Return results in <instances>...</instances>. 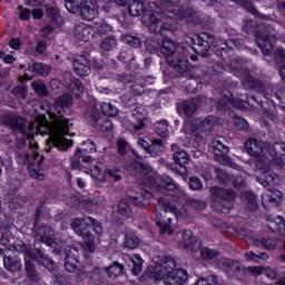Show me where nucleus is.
Returning a JSON list of instances; mask_svg holds the SVG:
<instances>
[{
    "label": "nucleus",
    "mask_w": 285,
    "mask_h": 285,
    "mask_svg": "<svg viewBox=\"0 0 285 285\" xmlns=\"http://www.w3.org/2000/svg\"><path fill=\"white\" fill-rule=\"evenodd\" d=\"M70 106H72V96L65 94L58 97L48 111L51 122L45 115L30 122L18 114H4L0 117V121L10 128L11 132H19L28 139L30 151H20L17 161L22 166H28L30 177L33 179L40 181L46 179V165H43V156L37 153L39 145L35 140V134L49 135L50 141L47 145V153H51L52 148L58 150L72 148V140L66 138V135H70L72 124L70 119L63 116L66 108H70Z\"/></svg>",
    "instance_id": "nucleus-1"
},
{
    "label": "nucleus",
    "mask_w": 285,
    "mask_h": 285,
    "mask_svg": "<svg viewBox=\"0 0 285 285\" xmlns=\"http://www.w3.org/2000/svg\"><path fill=\"white\" fill-rule=\"evenodd\" d=\"M212 46H216L217 48L215 50L216 57H219V59L225 61V63L222 62L220 65H215L213 67L214 72L222 75V72L226 70V66H229V70H235L236 75H239L246 90L259 86V81H257L250 72L244 71L239 73L240 70H244V60L242 58L233 59V57H235V48H242V42L239 40L232 39L219 43V40L215 39V36L203 32L196 37L194 50L197 55L206 57Z\"/></svg>",
    "instance_id": "nucleus-2"
},
{
    "label": "nucleus",
    "mask_w": 285,
    "mask_h": 285,
    "mask_svg": "<svg viewBox=\"0 0 285 285\" xmlns=\"http://www.w3.org/2000/svg\"><path fill=\"white\" fill-rule=\"evenodd\" d=\"M150 10H146L144 0H135L129 4V14L131 17L142 16V23L147 26L151 32H164L170 30L173 26L166 19H177L178 21H193L195 19V10L188 6L177 9V4L170 0H160L149 3Z\"/></svg>",
    "instance_id": "nucleus-3"
},
{
    "label": "nucleus",
    "mask_w": 285,
    "mask_h": 285,
    "mask_svg": "<svg viewBox=\"0 0 285 285\" xmlns=\"http://www.w3.org/2000/svg\"><path fill=\"white\" fill-rule=\"evenodd\" d=\"M245 150L248 155L257 159L256 166L261 170H268L273 161L285 166V142H276L271 146L267 142L252 138L245 141Z\"/></svg>",
    "instance_id": "nucleus-4"
},
{
    "label": "nucleus",
    "mask_w": 285,
    "mask_h": 285,
    "mask_svg": "<svg viewBox=\"0 0 285 285\" xmlns=\"http://www.w3.org/2000/svg\"><path fill=\"white\" fill-rule=\"evenodd\" d=\"M156 51H158L165 61L174 68L176 72L184 75L190 70V62L186 56V48L179 46L170 38H164L156 43Z\"/></svg>",
    "instance_id": "nucleus-5"
},
{
    "label": "nucleus",
    "mask_w": 285,
    "mask_h": 285,
    "mask_svg": "<svg viewBox=\"0 0 285 285\" xmlns=\"http://www.w3.org/2000/svg\"><path fill=\"white\" fill-rule=\"evenodd\" d=\"M177 268V262L173 257H166L160 264H156L150 271L151 279L164 282L165 285H184L188 282V272Z\"/></svg>",
    "instance_id": "nucleus-6"
},
{
    "label": "nucleus",
    "mask_w": 285,
    "mask_h": 285,
    "mask_svg": "<svg viewBox=\"0 0 285 285\" xmlns=\"http://www.w3.org/2000/svg\"><path fill=\"white\" fill-rule=\"evenodd\" d=\"M129 170L136 179L142 181L144 184H150L151 186H158V188H164L165 190H177L179 185L175 183V179L163 176H157V173L153 170L150 166L144 163H134Z\"/></svg>",
    "instance_id": "nucleus-7"
},
{
    "label": "nucleus",
    "mask_w": 285,
    "mask_h": 285,
    "mask_svg": "<svg viewBox=\"0 0 285 285\" xmlns=\"http://www.w3.org/2000/svg\"><path fill=\"white\" fill-rule=\"evenodd\" d=\"M9 250H12L13 253H23L24 255V268L27 271V275L31 282H36L37 279V269H35V264L32 262H38V264H41V266H45V268H50L55 262L43 253L41 247L37 248V253L33 254L32 249L28 247L26 244H17L9 246Z\"/></svg>",
    "instance_id": "nucleus-8"
},
{
    "label": "nucleus",
    "mask_w": 285,
    "mask_h": 285,
    "mask_svg": "<svg viewBox=\"0 0 285 285\" xmlns=\"http://www.w3.org/2000/svg\"><path fill=\"white\" fill-rule=\"evenodd\" d=\"M175 215L176 219H188V212L184 208L178 209L173 206L165 198H158V205L155 208L156 215V225L160 228L161 235H173V228L170 227V223L173 222V217L166 215Z\"/></svg>",
    "instance_id": "nucleus-9"
},
{
    "label": "nucleus",
    "mask_w": 285,
    "mask_h": 285,
    "mask_svg": "<svg viewBox=\"0 0 285 285\" xmlns=\"http://www.w3.org/2000/svg\"><path fill=\"white\" fill-rule=\"evenodd\" d=\"M212 208L216 213L228 214L233 210V199H235L236 194L233 189H224L222 187H212Z\"/></svg>",
    "instance_id": "nucleus-10"
},
{
    "label": "nucleus",
    "mask_w": 285,
    "mask_h": 285,
    "mask_svg": "<svg viewBox=\"0 0 285 285\" xmlns=\"http://www.w3.org/2000/svg\"><path fill=\"white\" fill-rule=\"evenodd\" d=\"M72 170H83V173H91L94 179L104 181V173L99 170V167L95 166L92 169V156L83 155L81 150L77 149L75 155L70 159Z\"/></svg>",
    "instance_id": "nucleus-11"
},
{
    "label": "nucleus",
    "mask_w": 285,
    "mask_h": 285,
    "mask_svg": "<svg viewBox=\"0 0 285 285\" xmlns=\"http://www.w3.org/2000/svg\"><path fill=\"white\" fill-rule=\"evenodd\" d=\"M276 37L277 31L271 24L263 23V27H259L256 31V43L264 57H271L273 55V43Z\"/></svg>",
    "instance_id": "nucleus-12"
},
{
    "label": "nucleus",
    "mask_w": 285,
    "mask_h": 285,
    "mask_svg": "<svg viewBox=\"0 0 285 285\" xmlns=\"http://www.w3.org/2000/svg\"><path fill=\"white\" fill-rule=\"evenodd\" d=\"M90 222L92 217L83 216L71 220V228L76 235L85 239L89 250H95V235L90 233Z\"/></svg>",
    "instance_id": "nucleus-13"
},
{
    "label": "nucleus",
    "mask_w": 285,
    "mask_h": 285,
    "mask_svg": "<svg viewBox=\"0 0 285 285\" xmlns=\"http://www.w3.org/2000/svg\"><path fill=\"white\" fill-rule=\"evenodd\" d=\"M35 239L37 243L47 244L53 248L52 253L59 255L61 253V243L57 240V235L55 230L48 225H42L36 230Z\"/></svg>",
    "instance_id": "nucleus-14"
},
{
    "label": "nucleus",
    "mask_w": 285,
    "mask_h": 285,
    "mask_svg": "<svg viewBox=\"0 0 285 285\" xmlns=\"http://www.w3.org/2000/svg\"><path fill=\"white\" fill-rule=\"evenodd\" d=\"M29 6H32V8H46V12L48 17H52V23L55 26H62L63 24V18H61V14L59 13V9H57V6L52 3V0H28Z\"/></svg>",
    "instance_id": "nucleus-15"
},
{
    "label": "nucleus",
    "mask_w": 285,
    "mask_h": 285,
    "mask_svg": "<svg viewBox=\"0 0 285 285\" xmlns=\"http://www.w3.org/2000/svg\"><path fill=\"white\" fill-rule=\"evenodd\" d=\"M171 150L174 151V161L178 165V167H173V170L180 177H187L188 169H186V164L190 161L188 154L185 150H179V147L176 144L171 145Z\"/></svg>",
    "instance_id": "nucleus-16"
},
{
    "label": "nucleus",
    "mask_w": 285,
    "mask_h": 285,
    "mask_svg": "<svg viewBox=\"0 0 285 285\" xmlns=\"http://www.w3.org/2000/svg\"><path fill=\"white\" fill-rule=\"evenodd\" d=\"M252 101H257V98L255 96H252L250 98L245 97L244 98H228L225 97L217 104L218 110H228L230 108V105L235 108H238L239 110L246 109L247 106H250Z\"/></svg>",
    "instance_id": "nucleus-17"
},
{
    "label": "nucleus",
    "mask_w": 285,
    "mask_h": 285,
    "mask_svg": "<svg viewBox=\"0 0 285 285\" xmlns=\"http://www.w3.org/2000/svg\"><path fill=\"white\" fill-rule=\"evenodd\" d=\"M284 197V194L281 190L277 189H267L262 195V205L267 210L271 207L277 208L279 206V202H282V198Z\"/></svg>",
    "instance_id": "nucleus-18"
},
{
    "label": "nucleus",
    "mask_w": 285,
    "mask_h": 285,
    "mask_svg": "<svg viewBox=\"0 0 285 285\" xmlns=\"http://www.w3.org/2000/svg\"><path fill=\"white\" fill-rule=\"evenodd\" d=\"M206 101H207V99L205 96L185 100L183 102V111L186 115V117H193V115H195V112H197V108H200V106L206 104Z\"/></svg>",
    "instance_id": "nucleus-19"
},
{
    "label": "nucleus",
    "mask_w": 285,
    "mask_h": 285,
    "mask_svg": "<svg viewBox=\"0 0 285 285\" xmlns=\"http://www.w3.org/2000/svg\"><path fill=\"white\" fill-rule=\"evenodd\" d=\"M99 16V6L92 0H87L85 6L80 9V17L85 21H92Z\"/></svg>",
    "instance_id": "nucleus-20"
},
{
    "label": "nucleus",
    "mask_w": 285,
    "mask_h": 285,
    "mask_svg": "<svg viewBox=\"0 0 285 285\" xmlns=\"http://www.w3.org/2000/svg\"><path fill=\"white\" fill-rule=\"evenodd\" d=\"M73 70L79 77H88L92 71L90 60L86 56H78L73 60Z\"/></svg>",
    "instance_id": "nucleus-21"
},
{
    "label": "nucleus",
    "mask_w": 285,
    "mask_h": 285,
    "mask_svg": "<svg viewBox=\"0 0 285 285\" xmlns=\"http://www.w3.org/2000/svg\"><path fill=\"white\" fill-rule=\"evenodd\" d=\"M183 248H187V250H191V253H197L202 247V243L193 235L190 229H185L183 232Z\"/></svg>",
    "instance_id": "nucleus-22"
},
{
    "label": "nucleus",
    "mask_w": 285,
    "mask_h": 285,
    "mask_svg": "<svg viewBox=\"0 0 285 285\" xmlns=\"http://www.w3.org/2000/svg\"><path fill=\"white\" fill-rule=\"evenodd\" d=\"M240 199L245 210H248L249 213H255V210L259 208L257 196L253 191H243L240 194Z\"/></svg>",
    "instance_id": "nucleus-23"
},
{
    "label": "nucleus",
    "mask_w": 285,
    "mask_h": 285,
    "mask_svg": "<svg viewBox=\"0 0 285 285\" xmlns=\"http://www.w3.org/2000/svg\"><path fill=\"white\" fill-rule=\"evenodd\" d=\"M148 112L141 107H136L132 111L134 130H144Z\"/></svg>",
    "instance_id": "nucleus-24"
},
{
    "label": "nucleus",
    "mask_w": 285,
    "mask_h": 285,
    "mask_svg": "<svg viewBox=\"0 0 285 285\" xmlns=\"http://www.w3.org/2000/svg\"><path fill=\"white\" fill-rule=\"evenodd\" d=\"M187 126H189L191 132H197V130L200 132H210V130L215 128V118L209 116L205 120L200 121L199 125L197 121H194L191 124H187Z\"/></svg>",
    "instance_id": "nucleus-25"
},
{
    "label": "nucleus",
    "mask_w": 285,
    "mask_h": 285,
    "mask_svg": "<svg viewBox=\"0 0 285 285\" xmlns=\"http://www.w3.org/2000/svg\"><path fill=\"white\" fill-rule=\"evenodd\" d=\"M267 228L272 233H278L279 235H285V219L282 216H274L267 219Z\"/></svg>",
    "instance_id": "nucleus-26"
},
{
    "label": "nucleus",
    "mask_w": 285,
    "mask_h": 285,
    "mask_svg": "<svg viewBox=\"0 0 285 285\" xmlns=\"http://www.w3.org/2000/svg\"><path fill=\"white\" fill-rule=\"evenodd\" d=\"M256 181H258V184H262V186L264 187L275 186V184L279 181V176H277V174L267 169L264 173H262L261 176L256 177Z\"/></svg>",
    "instance_id": "nucleus-27"
},
{
    "label": "nucleus",
    "mask_w": 285,
    "mask_h": 285,
    "mask_svg": "<svg viewBox=\"0 0 285 285\" xmlns=\"http://www.w3.org/2000/svg\"><path fill=\"white\" fill-rule=\"evenodd\" d=\"M3 264L6 271H10L11 273H18V271H21L23 268V265L21 264V259L17 256H3Z\"/></svg>",
    "instance_id": "nucleus-28"
},
{
    "label": "nucleus",
    "mask_w": 285,
    "mask_h": 285,
    "mask_svg": "<svg viewBox=\"0 0 285 285\" xmlns=\"http://www.w3.org/2000/svg\"><path fill=\"white\" fill-rule=\"evenodd\" d=\"M128 198L134 199V203L137 206H148V199L153 197V194L145 191L144 194H135V190L128 189L127 191Z\"/></svg>",
    "instance_id": "nucleus-29"
},
{
    "label": "nucleus",
    "mask_w": 285,
    "mask_h": 285,
    "mask_svg": "<svg viewBox=\"0 0 285 285\" xmlns=\"http://www.w3.org/2000/svg\"><path fill=\"white\" fill-rule=\"evenodd\" d=\"M73 35L79 41H89L92 37V28L88 24H78L75 28Z\"/></svg>",
    "instance_id": "nucleus-30"
},
{
    "label": "nucleus",
    "mask_w": 285,
    "mask_h": 285,
    "mask_svg": "<svg viewBox=\"0 0 285 285\" xmlns=\"http://www.w3.org/2000/svg\"><path fill=\"white\" fill-rule=\"evenodd\" d=\"M85 117L87 121L91 124V126H95L97 128L99 126V119H101V114L99 112V109L97 107L92 106L87 109L85 112Z\"/></svg>",
    "instance_id": "nucleus-31"
},
{
    "label": "nucleus",
    "mask_w": 285,
    "mask_h": 285,
    "mask_svg": "<svg viewBox=\"0 0 285 285\" xmlns=\"http://www.w3.org/2000/svg\"><path fill=\"white\" fill-rule=\"evenodd\" d=\"M29 68L40 77H48V75L52 72V67L43 62H33L32 65H29Z\"/></svg>",
    "instance_id": "nucleus-32"
},
{
    "label": "nucleus",
    "mask_w": 285,
    "mask_h": 285,
    "mask_svg": "<svg viewBox=\"0 0 285 285\" xmlns=\"http://www.w3.org/2000/svg\"><path fill=\"white\" fill-rule=\"evenodd\" d=\"M255 246H264L266 250H275L277 248V240L271 237H261L254 239Z\"/></svg>",
    "instance_id": "nucleus-33"
},
{
    "label": "nucleus",
    "mask_w": 285,
    "mask_h": 285,
    "mask_svg": "<svg viewBox=\"0 0 285 285\" xmlns=\"http://www.w3.org/2000/svg\"><path fill=\"white\" fill-rule=\"evenodd\" d=\"M139 246V237L135 233H128L125 235L124 248L135 250Z\"/></svg>",
    "instance_id": "nucleus-34"
},
{
    "label": "nucleus",
    "mask_w": 285,
    "mask_h": 285,
    "mask_svg": "<svg viewBox=\"0 0 285 285\" xmlns=\"http://www.w3.org/2000/svg\"><path fill=\"white\" fill-rule=\"evenodd\" d=\"M31 88L39 97H48V87L43 80H33L31 82Z\"/></svg>",
    "instance_id": "nucleus-35"
},
{
    "label": "nucleus",
    "mask_w": 285,
    "mask_h": 285,
    "mask_svg": "<svg viewBox=\"0 0 285 285\" xmlns=\"http://www.w3.org/2000/svg\"><path fill=\"white\" fill-rule=\"evenodd\" d=\"M68 90L76 97H81V95H83V83H81L79 79H72L69 82Z\"/></svg>",
    "instance_id": "nucleus-36"
},
{
    "label": "nucleus",
    "mask_w": 285,
    "mask_h": 285,
    "mask_svg": "<svg viewBox=\"0 0 285 285\" xmlns=\"http://www.w3.org/2000/svg\"><path fill=\"white\" fill-rule=\"evenodd\" d=\"M107 274L109 277H119L124 275V265L119 262H114L112 265L106 267Z\"/></svg>",
    "instance_id": "nucleus-37"
},
{
    "label": "nucleus",
    "mask_w": 285,
    "mask_h": 285,
    "mask_svg": "<svg viewBox=\"0 0 285 285\" xmlns=\"http://www.w3.org/2000/svg\"><path fill=\"white\" fill-rule=\"evenodd\" d=\"M85 1L86 0H65V6L68 12H71V14H77V12L81 10V6H83Z\"/></svg>",
    "instance_id": "nucleus-38"
},
{
    "label": "nucleus",
    "mask_w": 285,
    "mask_h": 285,
    "mask_svg": "<svg viewBox=\"0 0 285 285\" xmlns=\"http://www.w3.org/2000/svg\"><path fill=\"white\" fill-rule=\"evenodd\" d=\"M117 213L118 215H120V217H125V219H128V217L132 216V208H130V205H128L126 200H121L118 204Z\"/></svg>",
    "instance_id": "nucleus-39"
},
{
    "label": "nucleus",
    "mask_w": 285,
    "mask_h": 285,
    "mask_svg": "<svg viewBox=\"0 0 285 285\" xmlns=\"http://www.w3.org/2000/svg\"><path fill=\"white\" fill-rule=\"evenodd\" d=\"M101 50L105 52H110V50H115L117 48V38L115 37H106L100 43Z\"/></svg>",
    "instance_id": "nucleus-40"
},
{
    "label": "nucleus",
    "mask_w": 285,
    "mask_h": 285,
    "mask_svg": "<svg viewBox=\"0 0 285 285\" xmlns=\"http://www.w3.org/2000/svg\"><path fill=\"white\" fill-rule=\"evenodd\" d=\"M101 110L102 115H106L107 117H117V114L119 112V109L110 102H102Z\"/></svg>",
    "instance_id": "nucleus-41"
},
{
    "label": "nucleus",
    "mask_w": 285,
    "mask_h": 285,
    "mask_svg": "<svg viewBox=\"0 0 285 285\" xmlns=\"http://www.w3.org/2000/svg\"><path fill=\"white\" fill-rule=\"evenodd\" d=\"M11 92L18 101H23L28 97V87L20 85L14 87Z\"/></svg>",
    "instance_id": "nucleus-42"
},
{
    "label": "nucleus",
    "mask_w": 285,
    "mask_h": 285,
    "mask_svg": "<svg viewBox=\"0 0 285 285\" xmlns=\"http://www.w3.org/2000/svg\"><path fill=\"white\" fill-rule=\"evenodd\" d=\"M200 257L202 259H217V257H219V250L203 247L200 249Z\"/></svg>",
    "instance_id": "nucleus-43"
},
{
    "label": "nucleus",
    "mask_w": 285,
    "mask_h": 285,
    "mask_svg": "<svg viewBox=\"0 0 285 285\" xmlns=\"http://www.w3.org/2000/svg\"><path fill=\"white\" fill-rule=\"evenodd\" d=\"M52 21H55L53 17H51V24H48L47 27H45L40 30V37H42V39H50V35H52V32H55V29L61 27V26H57V24L52 23Z\"/></svg>",
    "instance_id": "nucleus-44"
},
{
    "label": "nucleus",
    "mask_w": 285,
    "mask_h": 285,
    "mask_svg": "<svg viewBox=\"0 0 285 285\" xmlns=\"http://www.w3.org/2000/svg\"><path fill=\"white\" fill-rule=\"evenodd\" d=\"M245 8L247 12H250V14H254V17H257L262 21H271V19H273L271 16L259 13V11H257V9L250 2L247 3Z\"/></svg>",
    "instance_id": "nucleus-45"
},
{
    "label": "nucleus",
    "mask_w": 285,
    "mask_h": 285,
    "mask_svg": "<svg viewBox=\"0 0 285 285\" xmlns=\"http://www.w3.org/2000/svg\"><path fill=\"white\" fill-rule=\"evenodd\" d=\"M186 89L188 92L195 94L199 88H202V85L199 83L198 79L189 78L185 82Z\"/></svg>",
    "instance_id": "nucleus-46"
},
{
    "label": "nucleus",
    "mask_w": 285,
    "mask_h": 285,
    "mask_svg": "<svg viewBox=\"0 0 285 285\" xmlns=\"http://www.w3.org/2000/svg\"><path fill=\"white\" fill-rule=\"evenodd\" d=\"M121 41L127 43V46H131V48H139L141 46V40L135 36H122Z\"/></svg>",
    "instance_id": "nucleus-47"
},
{
    "label": "nucleus",
    "mask_w": 285,
    "mask_h": 285,
    "mask_svg": "<svg viewBox=\"0 0 285 285\" xmlns=\"http://www.w3.org/2000/svg\"><path fill=\"white\" fill-rule=\"evenodd\" d=\"M214 153L217 157H224V155H227L228 147L224 144H222L219 140L214 141Z\"/></svg>",
    "instance_id": "nucleus-48"
},
{
    "label": "nucleus",
    "mask_w": 285,
    "mask_h": 285,
    "mask_svg": "<svg viewBox=\"0 0 285 285\" xmlns=\"http://www.w3.org/2000/svg\"><path fill=\"white\" fill-rule=\"evenodd\" d=\"M107 269L106 267L101 269V267H95L90 272V278L94 279V282H101L102 277H106Z\"/></svg>",
    "instance_id": "nucleus-49"
},
{
    "label": "nucleus",
    "mask_w": 285,
    "mask_h": 285,
    "mask_svg": "<svg viewBox=\"0 0 285 285\" xmlns=\"http://www.w3.org/2000/svg\"><path fill=\"white\" fill-rule=\"evenodd\" d=\"M26 200L20 195L13 196L9 202V208L11 210H17V208H21Z\"/></svg>",
    "instance_id": "nucleus-50"
},
{
    "label": "nucleus",
    "mask_w": 285,
    "mask_h": 285,
    "mask_svg": "<svg viewBox=\"0 0 285 285\" xmlns=\"http://www.w3.org/2000/svg\"><path fill=\"white\" fill-rule=\"evenodd\" d=\"M131 262H132V269H131L132 275H139V273H141L144 261L141 259V257L135 256L134 258H131Z\"/></svg>",
    "instance_id": "nucleus-51"
},
{
    "label": "nucleus",
    "mask_w": 285,
    "mask_h": 285,
    "mask_svg": "<svg viewBox=\"0 0 285 285\" xmlns=\"http://www.w3.org/2000/svg\"><path fill=\"white\" fill-rule=\"evenodd\" d=\"M78 150H80L82 155H86V153H97V147L92 140H86L82 142V147Z\"/></svg>",
    "instance_id": "nucleus-52"
},
{
    "label": "nucleus",
    "mask_w": 285,
    "mask_h": 285,
    "mask_svg": "<svg viewBox=\"0 0 285 285\" xmlns=\"http://www.w3.org/2000/svg\"><path fill=\"white\" fill-rule=\"evenodd\" d=\"M195 285H217V276L200 277L196 281Z\"/></svg>",
    "instance_id": "nucleus-53"
},
{
    "label": "nucleus",
    "mask_w": 285,
    "mask_h": 285,
    "mask_svg": "<svg viewBox=\"0 0 285 285\" xmlns=\"http://www.w3.org/2000/svg\"><path fill=\"white\" fill-rule=\"evenodd\" d=\"M65 254H66L65 259L79 261V249H77V247L67 246L65 248Z\"/></svg>",
    "instance_id": "nucleus-54"
},
{
    "label": "nucleus",
    "mask_w": 285,
    "mask_h": 285,
    "mask_svg": "<svg viewBox=\"0 0 285 285\" xmlns=\"http://www.w3.org/2000/svg\"><path fill=\"white\" fill-rule=\"evenodd\" d=\"M187 204L195 210H204V208H206V203L204 200H198L195 198H189Z\"/></svg>",
    "instance_id": "nucleus-55"
},
{
    "label": "nucleus",
    "mask_w": 285,
    "mask_h": 285,
    "mask_svg": "<svg viewBox=\"0 0 285 285\" xmlns=\"http://www.w3.org/2000/svg\"><path fill=\"white\" fill-rule=\"evenodd\" d=\"M234 126L236 130H243V131L248 130V122L246 121V119L240 117H236L234 119Z\"/></svg>",
    "instance_id": "nucleus-56"
},
{
    "label": "nucleus",
    "mask_w": 285,
    "mask_h": 285,
    "mask_svg": "<svg viewBox=\"0 0 285 285\" xmlns=\"http://www.w3.org/2000/svg\"><path fill=\"white\" fill-rule=\"evenodd\" d=\"M156 132H157L160 137H168V121L163 120V121L158 122Z\"/></svg>",
    "instance_id": "nucleus-57"
},
{
    "label": "nucleus",
    "mask_w": 285,
    "mask_h": 285,
    "mask_svg": "<svg viewBox=\"0 0 285 285\" xmlns=\"http://www.w3.org/2000/svg\"><path fill=\"white\" fill-rule=\"evenodd\" d=\"M164 147V140L161 139H154L150 144V155H157V151L161 150Z\"/></svg>",
    "instance_id": "nucleus-58"
},
{
    "label": "nucleus",
    "mask_w": 285,
    "mask_h": 285,
    "mask_svg": "<svg viewBox=\"0 0 285 285\" xmlns=\"http://www.w3.org/2000/svg\"><path fill=\"white\" fill-rule=\"evenodd\" d=\"M117 146L119 155H126V153L130 150V144H128V141L125 139H118Z\"/></svg>",
    "instance_id": "nucleus-59"
},
{
    "label": "nucleus",
    "mask_w": 285,
    "mask_h": 285,
    "mask_svg": "<svg viewBox=\"0 0 285 285\" xmlns=\"http://www.w3.org/2000/svg\"><path fill=\"white\" fill-rule=\"evenodd\" d=\"M230 179L236 188L246 186V178L242 174H237V175L230 177Z\"/></svg>",
    "instance_id": "nucleus-60"
},
{
    "label": "nucleus",
    "mask_w": 285,
    "mask_h": 285,
    "mask_svg": "<svg viewBox=\"0 0 285 285\" xmlns=\"http://www.w3.org/2000/svg\"><path fill=\"white\" fill-rule=\"evenodd\" d=\"M189 188L191 190H202V188H204V184L202 183V180L197 177H191L189 179Z\"/></svg>",
    "instance_id": "nucleus-61"
},
{
    "label": "nucleus",
    "mask_w": 285,
    "mask_h": 285,
    "mask_svg": "<svg viewBox=\"0 0 285 285\" xmlns=\"http://www.w3.org/2000/svg\"><path fill=\"white\" fill-rule=\"evenodd\" d=\"M79 261L70 259V258H65V268L68 271V273H75L77 271V264Z\"/></svg>",
    "instance_id": "nucleus-62"
},
{
    "label": "nucleus",
    "mask_w": 285,
    "mask_h": 285,
    "mask_svg": "<svg viewBox=\"0 0 285 285\" xmlns=\"http://www.w3.org/2000/svg\"><path fill=\"white\" fill-rule=\"evenodd\" d=\"M216 174L220 184H228V181L230 180L232 176L222 169H216Z\"/></svg>",
    "instance_id": "nucleus-63"
},
{
    "label": "nucleus",
    "mask_w": 285,
    "mask_h": 285,
    "mask_svg": "<svg viewBox=\"0 0 285 285\" xmlns=\"http://www.w3.org/2000/svg\"><path fill=\"white\" fill-rule=\"evenodd\" d=\"M101 132H112L115 126L112 125V120L105 119L100 125Z\"/></svg>",
    "instance_id": "nucleus-64"
}]
</instances>
